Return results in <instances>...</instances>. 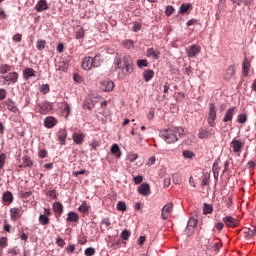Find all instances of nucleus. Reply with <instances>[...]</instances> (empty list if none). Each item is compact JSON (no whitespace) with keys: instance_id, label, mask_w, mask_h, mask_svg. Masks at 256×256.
<instances>
[{"instance_id":"18","label":"nucleus","mask_w":256,"mask_h":256,"mask_svg":"<svg viewBox=\"0 0 256 256\" xmlns=\"http://www.w3.org/2000/svg\"><path fill=\"white\" fill-rule=\"evenodd\" d=\"M57 123H58V121L53 116H48L44 120V126L47 129H53V127H55V125H57Z\"/></svg>"},{"instance_id":"55","label":"nucleus","mask_w":256,"mask_h":256,"mask_svg":"<svg viewBox=\"0 0 256 256\" xmlns=\"http://www.w3.org/2000/svg\"><path fill=\"white\" fill-rule=\"evenodd\" d=\"M132 31H134V33L141 31V24L139 22H135L132 26Z\"/></svg>"},{"instance_id":"19","label":"nucleus","mask_w":256,"mask_h":256,"mask_svg":"<svg viewBox=\"0 0 256 256\" xmlns=\"http://www.w3.org/2000/svg\"><path fill=\"white\" fill-rule=\"evenodd\" d=\"M114 87H115V83H113V81L111 80H104L101 83L102 91H106V92L113 91Z\"/></svg>"},{"instance_id":"9","label":"nucleus","mask_w":256,"mask_h":256,"mask_svg":"<svg viewBox=\"0 0 256 256\" xmlns=\"http://www.w3.org/2000/svg\"><path fill=\"white\" fill-rule=\"evenodd\" d=\"M235 113H237V107L233 106V107L228 108L223 117V120H222L223 123H229V122L233 121V117H234Z\"/></svg>"},{"instance_id":"10","label":"nucleus","mask_w":256,"mask_h":256,"mask_svg":"<svg viewBox=\"0 0 256 256\" xmlns=\"http://www.w3.org/2000/svg\"><path fill=\"white\" fill-rule=\"evenodd\" d=\"M173 212V203H168L166 204L163 208H162V213H161V217L164 221H166V219H169V216L171 215V213Z\"/></svg>"},{"instance_id":"30","label":"nucleus","mask_w":256,"mask_h":256,"mask_svg":"<svg viewBox=\"0 0 256 256\" xmlns=\"http://www.w3.org/2000/svg\"><path fill=\"white\" fill-rule=\"evenodd\" d=\"M144 81L149 83V80L155 77V72L153 70H146L143 73Z\"/></svg>"},{"instance_id":"3","label":"nucleus","mask_w":256,"mask_h":256,"mask_svg":"<svg viewBox=\"0 0 256 256\" xmlns=\"http://www.w3.org/2000/svg\"><path fill=\"white\" fill-rule=\"evenodd\" d=\"M93 67H101V56L96 55L93 58L86 56L82 60V69H84V71H91Z\"/></svg>"},{"instance_id":"44","label":"nucleus","mask_w":256,"mask_h":256,"mask_svg":"<svg viewBox=\"0 0 256 256\" xmlns=\"http://www.w3.org/2000/svg\"><path fill=\"white\" fill-rule=\"evenodd\" d=\"M204 215H209V213H213V206L209 204H204Z\"/></svg>"},{"instance_id":"62","label":"nucleus","mask_w":256,"mask_h":256,"mask_svg":"<svg viewBox=\"0 0 256 256\" xmlns=\"http://www.w3.org/2000/svg\"><path fill=\"white\" fill-rule=\"evenodd\" d=\"M135 185H139V183H143V176H136L134 177Z\"/></svg>"},{"instance_id":"57","label":"nucleus","mask_w":256,"mask_h":256,"mask_svg":"<svg viewBox=\"0 0 256 256\" xmlns=\"http://www.w3.org/2000/svg\"><path fill=\"white\" fill-rule=\"evenodd\" d=\"M221 247H223V243H221V241H219V242L214 243V245L212 246V249H214V251H219V249H221Z\"/></svg>"},{"instance_id":"22","label":"nucleus","mask_w":256,"mask_h":256,"mask_svg":"<svg viewBox=\"0 0 256 256\" xmlns=\"http://www.w3.org/2000/svg\"><path fill=\"white\" fill-rule=\"evenodd\" d=\"M234 77H235V66L230 65L226 69V73L224 75V79H226L227 81H231V79H233Z\"/></svg>"},{"instance_id":"54","label":"nucleus","mask_w":256,"mask_h":256,"mask_svg":"<svg viewBox=\"0 0 256 256\" xmlns=\"http://www.w3.org/2000/svg\"><path fill=\"white\" fill-rule=\"evenodd\" d=\"M137 159H139V155H137V154L128 155V161H130V163H135V161H137Z\"/></svg>"},{"instance_id":"29","label":"nucleus","mask_w":256,"mask_h":256,"mask_svg":"<svg viewBox=\"0 0 256 256\" xmlns=\"http://www.w3.org/2000/svg\"><path fill=\"white\" fill-rule=\"evenodd\" d=\"M12 69L13 66H10L9 64H0V75H6V73H9Z\"/></svg>"},{"instance_id":"52","label":"nucleus","mask_w":256,"mask_h":256,"mask_svg":"<svg viewBox=\"0 0 256 256\" xmlns=\"http://www.w3.org/2000/svg\"><path fill=\"white\" fill-rule=\"evenodd\" d=\"M40 91L41 93H43L44 95L49 93L50 88H49V84H44L40 87Z\"/></svg>"},{"instance_id":"60","label":"nucleus","mask_w":256,"mask_h":256,"mask_svg":"<svg viewBox=\"0 0 256 256\" xmlns=\"http://www.w3.org/2000/svg\"><path fill=\"white\" fill-rule=\"evenodd\" d=\"M56 244L58 245V247H65V240H63L62 238L58 237L56 239Z\"/></svg>"},{"instance_id":"38","label":"nucleus","mask_w":256,"mask_h":256,"mask_svg":"<svg viewBox=\"0 0 256 256\" xmlns=\"http://www.w3.org/2000/svg\"><path fill=\"white\" fill-rule=\"evenodd\" d=\"M234 5H237V7H241V4L243 3L246 7L251 3V0H231Z\"/></svg>"},{"instance_id":"15","label":"nucleus","mask_w":256,"mask_h":256,"mask_svg":"<svg viewBox=\"0 0 256 256\" xmlns=\"http://www.w3.org/2000/svg\"><path fill=\"white\" fill-rule=\"evenodd\" d=\"M188 57L193 58L196 57L199 53H201V47L197 45L189 46L186 50Z\"/></svg>"},{"instance_id":"64","label":"nucleus","mask_w":256,"mask_h":256,"mask_svg":"<svg viewBox=\"0 0 256 256\" xmlns=\"http://www.w3.org/2000/svg\"><path fill=\"white\" fill-rule=\"evenodd\" d=\"M171 185V177L164 179V187H169Z\"/></svg>"},{"instance_id":"46","label":"nucleus","mask_w":256,"mask_h":256,"mask_svg":"<svg viewBox=\"0 0 256 256\" xmlns=\"http://www.w3.org/2000/svg\"><path fill=\"white\" fill-rule=\"evenodd\" d=\"M167 17H171V15H173V13H175V8H173V6L168 5L166 7V11H165Z\"/></svg>"},{"instance_id":"47","label":"nucleus","mask_w":256,"mask_h":256,"mask_svg":"<svg viewBox=\"0 0 256 256\" xmlns=\"http://www.w3.org/2000/svg\"><path fill=\"white\" fill-rule=\"evenodd\" d=\"M84 255H86V256L95 255V248H93V247L86 248L84 251Z\"/></svg>"},{"instance_id":"36","label":"nucleus","mask_w":256,"mask_h":256,"mask_svg":"<svg viewBox=\"0 0 256 256\" xmlns=\"http://www.w3.org/2000/svg\"><path fill=\"white\" fill-rule=\"evenodd\" d=\"M122 45L125 49H133L135 42L133 40H124L122 41Z\"/></svg>"},{"instance_id":"33","label":"nucleus","mask_w":256,"mask_h":256,"mask_svg":"<svg viewBox=\"0 0 256 256\" xmlns=\"http://www.w3.org/2000/svg\"><path fill=\"white\" fill-rule=\"evenodd\" d=\"M83 37H85V30L83 27L78 26L76 28V39H83Z\"/></svg>"},{"instance_id":"21","label":"nucleus","mask_w":256,"mask_h":256,"mask_svg":"<svg viewBox=\"0 0 256 256\" xmlns=\"http://www.w3.org/2000/svg\"><path fill=\"white\" fill-rule=\"evenodd\" d=\"M146 55L147 57H149L150 59H159L160 55H161V52L159 50H155L154 48H149L147 51H146Z\"/></svg>"},{"instance_id":"13","label":"nucleus","mask_w":256,"mask_h":256,"mask_svg":"<svg viewBox=\"0 0 256 256\" xmlns=\"http://www.w3.org/2000/svg\"><path fill=\"white\" fill-rule=\"evenodd\" d=\"M249 71H251V60L249 58L245 57L242 62V73L244 77L249 76Z\"/></svg>"},{"instance_id":"48","label":"nucleus","mask_w":256,"mask_h":256,"mask_svg":"<svg viewBox=\"0 0 256 256\" xmlns=\"http://www.w3.org/2000/svg\"><path fill=\"white\" fill-rule=\"evenodd\" d=\"M129 237H131V232H129V230L122 231L121 238L123 239V241H127Z\"/></svg>"},{"instance_id":"26","label":"nucleus","mask_w":256,"mask_h":256,"mask_svg":"<svg viewBox=\"0 0 256 256\" xmlns=\"http://www.w3.org/2000/svg\"><path fill=\"white\" fill-rule=\"evenodd\" d=\"M4 105H6L8 111H11L12 113H17V111H19V109L15 106V102H13L11 99L6 100Z\"/></svg>"},{"instance_id":"20","label":"nucleus","mask_w":256,"mask_h":256,"mask_svg":"<svg viewBox=\"0 0 256 256\" xmlns=\"http://www.w3.org/2000/svg\"><path fill=\"white\" fill-rule=\"evenodd\" d=\"M35 9L38 13H42V11H47V9H49V5L47 4V1L39 0L35 5Z\"/></svg>"},{"instance_id":"4","label":"nucleus","mask_w":256,"mask_h":256,"mask_svg":"<svg viewBox=\"0 0 256 256\" xmlns=\"http://www.w3.org/2000/svg\"><path fill=\"white\" fill-rule=\"evenodd\" d=\"M0 81H2V85H15L19 81V73L10 72L5 76H0Z\"/></svg>"},{"instance_id":"1","label":"nucleus","mask_w":256,"mask_h":256,"mask_svg":"<svg viewBox=\"0 0 256 256\" xmlns=\"http://www.w3.org/2000/svg\"><path fill=\"white\" fill-rule=\"evenodd\" d=\"M185 135L183 127H171L161 131V137L166 143H177L178 139H181Z\"/></svg>"},{"instance_id":"61","label":"nucleus","mask_w":256,"mask_h":256,"mask_svg":"<svg viewBox=\"0 0 256 256\" xmlns=\"http://www.w3.org/2000/svg\"><path fill=\"white\" fill-rule=\"evenodd\" d=\"M21 39H22V35H21V34H15V35L13 36V41H14L15 43H21Z\"/></svg>"},{"instance_id":"63","label":"nucleus","mask_w":256,"mask_h":256,"mask_svg":"<svg viewBox=\"0 0 256 256\" xmlns=\"http://www.w3.org/2000/svg\"><path fill=\"white\" fill-rule=\"evenodd\" d=\"M67 253H73L75 251V245L70 244L69 246L66 247Z\"/></svg>"},{"instance_id":"35","label":"nucleus","mask_w":256,"mask_h":256,"mask_svg":"<svg viewBox=\"0 0 256 256\" xmlns=\"http://www.w3.org/2000/svg\"><path fill=\"white\" fill-rule=\"evenodd\" d=\"M46 45H47V41H45V40L39 39L36 42V48L38 49V51H43V49H45Z\"/></svg>"},{"instance_id":"56","label":"nucleus","mask_w":256,"mask_h":256,"mask_svg":"<svg viewBox=\"0 0 256 256\" xmlns=\"http://www.w3.org/2000/svg\"><path fill=\"white\" fill-rule=\"evenodd\" d=\"M47 150H45V149H42V150H40L39 152H38V157L40 158V159H45V157H47Z\"/></svg>"},{"instance_id":"41","label":"nucleus","mask_w":256,"mask_h":256,"mask_svg":"<svg viewBox=\"0 0 256 256\" xmlns=\"http://www.w3.org/2000/svg\"><path fill=\"white\" fill-rule=\"evenodd\" d=\"M89 209H90L89 205H87L86 202H83L82 205L78 208V211L80 213H89Z\"/></svg>"},{"instance_id":"45","label":"nucleus","mask_w":256,"mask_h":256,"mask_svg":"<svg viewBox=\"0 0 256 256\" xmlns=\"http://www.w3.org/2000/svg\"><path fill=\"white\" fill-rule=\"evenodd\" d=\"M63 113L66 117H69V114L71 113V106L68 103L64 104Z\"/></svg>"},{"instance_id":"2","label":"nucleus","mask_w":256,"mask_h":256,"mask_svg":"<svg viewBox=\"0 0 256 256\" xmlns=\"http://www.w3.org/2000/svg\"><path fill=\"white\" fill-rule=\"evenodd\" d=\"M116 67L117 69H122V73H124V75H131V73L134 71L133 60L131 59V56L126 55L122 60L121 58H118L116 60Z\"/></svg>"},{"instance_id":"43","label":"nucleus","mask_w":256,"mask_h":256,"mask_svg":"<svg viewBox=\"0 0 256 256\" xmlns=\"http://www.w3.org/2000/svg\"><path fill=\"white\" fill-rule=\"evenodd\" d=\"M182 155L185 159H193V157H195V153H193L189 150L183 151Z\"/></svg>"},{"instance_id":"17","label":"nucleus","mask_w":256,"mask_h":256,"mask_svg":"<svg viewBox=\"0 0 256 256\" xmlns=\"http://www.w3.org/2000/svg\"><path fill=\"white\" fill-rule=\"evenodd\" d=\"M138 193H140V195H144L145 197H147V195H151V186H149L147 183L141 184L138 187Z\"/></svg>"},{"instance_id":"16","label":"nucleus","mask_w":256,"mask_h":256,"mask_svg":"<svg viewBox=\"0 0 256 256\" xmlns=\"http://www.w3.org/2000/svg\"><path fill=\"white\" fill-rule=\"evenodd\" d=\"M23 215V210L21 208H11L10 209V218L11 221H17Z\"/></svg>"},{"instance_id":"50","label":"nucleus","mask_w":256,"mask_h":256,"mask_svg":"<svg viewBox=\"0 0 256 256\" xmlns=\"http://www.w3.org/2000/svg\"><path fill=\"white\" fill-rule=\"evenodd\" d=\"M137 65L140 69H142V67H148L149 62L145 59H142V60H138Z\"/></svg>"},{"instance_id":"42","label":"nucleus","mask_w":256,"mask_h":256,"mask_svg":"<svg viewBox=\"0 0 256 256\" xmlns=\"http://www.w3.org/2000/svg\"><path fill=\"white\" fill-rule=\"evenodd\" d=\"M117 209H118V211L125 212V211H127V204H125L124 201H119L117 204Z\"/></svg>"},{"instance_id":"6","label":"nucleus","mask_w":256,"mask_h":256,"mask_svg":"<svg viewBox=\"0 0 256 256\" xmlns=\"http://www.w3.org/2000/svg\"><path fill=\"white\" fill-rule=\"evenodd\" d=\"M197 223H199V220L195 217H191L188 220V224L185 230V233L187 235V237H191L195 231V227H197Z\"/></svg>"},{"instance_id":"51","label":"nucleus","mask_w":256,"mask_h":256,"mask_svg":"<svg viewBox=\"0 0 256 256\" xmlns=\"http://www.w3.org/2000/svg\"><path fill=\"white\" fill-rule=\"evenodd\" d=\"M46 196L50 197V199H57V191L49 190L48 192H46Z\"/></svg>"},{"instance_id":"12","label":"nucleus","mask_w":256,"mask_h":256,"mask_svg":"<svg viewBox=\"0 0 256 256\" xmlns=\"http://www.w3.org/2000/svg\"><path fill=\"white\" fill-rule=\"evenodd\" d=\"M72 139L74 141V143H76V145H83L84 141H85V133L78 131V132H74L72 135Z\"/></svg>"},{"instance_id":"24","label":"nucleus","mask_w":256,"mask_h":256,"mask_svg":"<svg viewBox=\"0 0 256 256\" xmlns=\"http://www.w3.org/2000/svg\"><path fill=\"white\" fill-rule=\"evenodd\" d=\"M66 140H67V130L60 129L58 132V141L60 145H65Z\"/></svg>"},{"instance_id":"5","label":"nucleus","mask_w":256,"mask_h":256,"mask_svg":"<svg viewBox=\"0 0 256 256\" xmlns=\"http://www.w3.org/2000/svg\"><path fill=\"white\" fill-rule=\"evenodd\" d=\"M216 120H217V110H215V104L210 103L207 123L210 127H215Z\"/></svg>"},{"instance_id":"7","label":"nucleus","mask_w":256,"mask_h":256,"mask_svg":"<svg viewBox=\"0 0 256 256\" xmlns=\"http://www.w3.org/2000/svg\"><path fill=\"white\" fill-rule=\"evenodd\" d=\"M230 147L236 155H241L243 152V147H245V143L241 142L240 140L233 139L230 143Z\"/></svg>"},{"instance_id":"32","label":"nucleus","mask_w":256,"mask_h":256,"mask_svg":"<svg viewBox=\"0 0 256 256\" xmlns=\"http://www.w3.org/2000/svg\"><path fill=\"white\" fill-rule=\"evenodd\" d=\"M2 200L4 203H13V193L7 191L3 194Z\"/></svg>"},{"instance_id":"11","label":"nucleus","mask_w":256,"mask_h":256,"mask_svg":"<svg viewBox=\"0 0 256 256\" xmlns=\"http://www.w3.org/2000/svg\"><path fill=\"white\" fill-rule=\"evenodd\" d=\"M211 135H215V130L213 128H210V129L201 128L198 133V137L200 139H208V137H211Z\"/></svg>"},{"instance_id":"27","label":"nucleus","mask_w":256,"mask_h":256,"mask_svg":"<svg viewBox=\"0 0 256 256\" xmlns=\"http://www.w3.org/2000/svg\"><path fill=\"white\" fill-rule=\"evenodd\" d=\"M66 221H68V223H77L79 221V215L71 211L68 213Z\"/></svg>"},{"instance_id":"49","label":"nucleus","mask_w":256,"mask_h":256,"mask_svg":"<svg viewBox=\"0 0 256 256\" xmlns=\"http://www.w3.org/2000/svg\"><path fill=\"white\" fill-rule=\"evenodd\" d=\"M7 159V155L5 153L0 154V169L5 167V160Z\"/></svg>"},{"instance_id":"34","label":"nucleus","mask_w":256,"mask_h":256,"mask_svg":"<svg viewBox=\"0 0 256 256\" xmlns=\"http://www.w3.org/2000/svg\"><path fill=\"white\" fill-rule=\"evenodd\" d=\"M40 225H49L50 220L46 215L41 214L38 218Z\"/></svg>"},{"instance_id":"23","label":"nucleus","mask_w":256,"mask_h":256,"mask_svg":"<svg viewBox=\"0 0 256 256\" xmlns=\"http://www.w3.org/2000/svg\"><path fill=\"white\" fill-rule=\"evenodd\" d=\"M52 209L58 217H61V215L63 214V204H61L60 202H54L52 205Z\"/></svg>"},{"instance_id":"58","label":"nucleus","mask_w":256,"mask_h":256,"mask_svg":"<svg viewBox=\"0 0 256 256\" xmlns=\"http://www.w3.org/2000/svg\"><path fill=\"white\" fill-rule=\"evenodd\" d=\"M7 97V90L0 88V101H3V99H6Z\"/></svg>"},{"instance_id":"40","label":"nucleus","mask_w":256,"mask_h":256,"mask_svg":"<svg viewBox=\"0 0 256 256\" xmlns=\"http://www.w3.org/2000/svg\"><path fill=\"white\" fill-rule=\"evenodd\" d=\"M172 179H173V183H175V185H181V183H182L181 174H179V173L173 174Z\"/></svg>"},{"instance_id":"25","label":"nucleus","mask_w":256,"mask_h":256,"mask_svg":"<svg viewBox=\"0 0 256 256\" xmlns=\"http://www.w3.org/2000/svg\"><path fill=\"white\" fill-rule=\"evenodd\" d=\"M30 77H35V70L33 68H25L23 70V79L29 81Z\"/></svg>"},{"instance_id":"8","label":"nucleus","mask_w":256,"mask_h":256,"mask_svg":"<svg viewBox=\"0 0 256 256\" xmlns=\"http://www.w3.org/2000/svg\"><path fill=\"white\" fill-rule=\"evenodd\" d=\"M224 225L226 227H230L231 229H235V227H239V220L237 218H233V216H225L222 219Z\"/></svg>"},{"instance_id":"53","label":"nucleus","mask_w":256,"mask_h":256,"mask_svg":"<svg viewBox=\"0 0 256 256\" xmlns=\"http://www.w3.org/2000/svg\"><path fill=\"white\" fill-rule=\"evenodd\" d=\"M100 145L101 143L97 139L92 140V143L90 144V146L92 147V149H94V151H97V147H99Z\"/></svg>"},{"instance_id":"14","label":"nucleus","mask_w":256,"mask_h":256,"mask_svg":"<svg viewBox=\"0 0 256 256\" xmlns=\"http://www.w3.org/2000/svg\"><path fill=\"white\" fill-rule=\"evenodd\" d=\"M52 109L53 105L49 102H42L39 104V113H41V115H47Z\"/></svg>"},{"instance_id":"39","label":"nucleus","mask_w":256,"mask_h":256,"mask_svg":"<svg viewBox=\"0 0 256 256\" xmlns=\"http://www.w3.org/2000/svg\"><path fill=\"white\" fill-rule=\"evenodd\" d=\"M191 7H192L191 4H182L180 6L179 13H182L183 15H185V13H187L189 11V9H191Z\"/></svg>"},{"instance_id":"31","label":"nucleus","mask_w":256,"mask_h":256,"mask_svg":"<svg viewBox=\"0 0 256 256\" xmlns=\"http://www.w3.org/2000/svg\"><path fill=\"white\" fill-rule=\"evenodd\" d=\"M22 164L20 165V167H33V161L31 160V157L29 156H24L22 158Z\"/></svg>"},{"instance_id":"37","label":"nucleus","mask_w":256,"mask_h":256,"mask_svg":"<svg viewBox=\"0 0 256 256\" xmlns=\"http://www.w3.org/2000/svg\"><path fill=\"white\" fill-rule=\"evenodd\" d=\"M237 123H240V125H245V123H247V114H239L237 116Z\"/></svg>"},{"instance_id":"28","label":"nucleus","mask_w":256,"mask_h":256,"mask_svg":"<svg viewBox=\"0 0 256 256\" xmlns=\"http://www.w3.org/2000/svg\"><path fill=\"white\" fill-rule=\"evenodd\" d=\"M110 152L112 153V155H116L118 159L121 158V148H119V145L113 144L110 148Z\"/></svg>"},{"instance_id":"59","label":"nucleus","mask_w":256,"mask_h":256,"mask_svg":"<svg viewBox=\"0 0 256 256\" xmlns=\"http://www.w3.org/2000/svg\"><path fill=\"white\" fill-rule=\"evenodd\" d=\"M0 247L1 249H4V247H7V237L0 238Z\"/></svg>"}]
</instances>
